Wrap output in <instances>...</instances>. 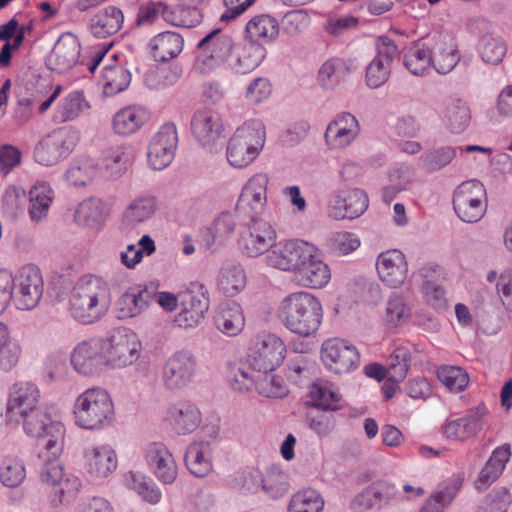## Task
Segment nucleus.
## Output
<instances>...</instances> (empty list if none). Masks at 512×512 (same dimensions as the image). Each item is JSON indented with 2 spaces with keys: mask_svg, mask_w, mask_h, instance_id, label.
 <instances>
[{
  "mask_svg": "<svg viewBox=\"0 0 512 512\" xmlns=\"http://www.w3.org/2000/svg\"><path fill=\"white\" fill-rule=\"evenodd\" d=\"M98 173V165L93 159L80 158L74 160L65 172V180L73 186H86Z\"/></svg>",
  "mask_w": 512,
  "mask_h": 512,
  "instance_id": "46",
  "label": "nucleus"
},
{
  "mask_svg": "<svg viewBox=\"0 0 512 512\" xmlns=\"http://www.w3.org/2000/svg\"><path fill=\"white\" fill-rule=\"evenodd\" d=\"M84 456L88 472L97 477H107L117 467V456L108 445L89 447Z\"/></svg>",
  "mask_w": 512,
  "mask_h": 512,
  "instance_id": "29",
  "label": "nucleus"
},
{
  "mask_svg": "<svg viewBox=\"0 0 512 512\" xmlns=\"http://www.w3.org/2000/svg\"><path fill=\"white\" fill-rule=\"evenodd\" d=\"M431 46L426 42H416L404 53V66L416 76L423 75L431 67Z\"/></svg>",
  "mask_w": 512,
  "mask_h": 512,
  "instance_id": "43",
  "label": "nucleus"
},
{
  "mask_svg": "<svg viewBox=\"0 0 512 512\" xmlns=\"http://www.w3.org/2000/svg\"><path fill=\"white\" fill-rule=\"evenodd\" d=\"M26 477L23 462L17 457H6L0 467L1 483L8 488L18 487Z\"/></svg>",
  "mask_w": 512,
  "mask_h": 512,
  "instance_id": "59",
  "label": "nucleus"
},
{
  "mask_svg": "<svg viewBox=\"0 0 512 512\" xmlns=\"http://www.w3.org/2000/svg\"><path fill=\"white\" fill-rule=\"evenodd\" d=\"M127 485L135 490L137 494L145 501L151 504H157L161 499V492L151 479L134 472H128L126 475Z\"/></svg>",
  "mask_w": 512,
  "mask_h": 512,
  "instance_id": "58",
  "label": "nucleus"
},
{
  "mask_svg": "<svg viewBox=\"0 0 512 512\" xmlns=\"http://www.w3.org/2000/svg\"><path fill=\"white\" fill-rule=\"evenodd\" d=\"M20 424L28 436L41 440V445L47 453L54 457L61 455L64 446V426L52 420L46 406L42 405L23 416Z\"/></svg>",
  "mask_w": 512,
  "mask_h": 512,
  "instance_id": "4",
  "label": "nucleus"
},
{
  "mask_svg": "<svg viewBox=\"0 0 512 512\" xmlns=\"http://www.w3.org/2000/svg\"><path fill=\"white\" fill-rule=\"evenodd\" d=\"M411 317V308L405 299L398 294L392 295L385 309L384 319L389 327L402 326Z\"/></svg>",
  "mask_w": 512,
  "mask_h": 512,
  "instance_id": "57",
  "label": "nucleus"
},
{
  "mask_svg": "<svg viewBox=\"0 0 512 512\" xmlns=\"http://www.w3.org/2000/svg\"><path fill=\"white\" fill-rule=\"evenodd\" d=\"M321 359L329 371L346 374L358 367L360 355L356 347L346 340L332 338L322 344Z\"/></svg>",
  "mask_w": 512,
  "mask_h": 512,
  "instance_id": "13",
  "label": "nucleus"
},
{
  "mask_svg": "<svg viewBox=\"0 0 512 512\" xmlns=\"http://www.w3.org/2000/svg\"><path fill=\"white\" fill-rule=\"evenodd\" d=\"M325 501L314 489H303L290 499L287 512H322Z\"/></svg>",
  "mask_w": 512,
  "mask_h": 512,
  "instance_id": "50",
  "label": "nucleus"
},
{
  "mask_svg": "<svg viewBox=\"0 0 512 512\" xmlns=\"http://www.w3.org/2000/svg\"><path fill=\"white\" fill-rule=\"evenodd\" d=\"M461 483L460 479H454L446 486L435 491L424 503L420 512H444L454 500Z\"/></svg>",
  "mask_w": 512,
  "mask_h": 512,
  "instance_id": "49",
  "label": "nucleus"
},
{
  "mask_svg": "<svg viewBox=\"0 0 512 512\" xmlns=\"http://www.w3.org/2000/svg\"><path fill=\"white\" fill-rule=\"evenodd\" d=\"M478 52L485 63L498 65L503 61L507 53V46L500 36L486 33L479 40Z\"/></svg>",
  "mask_w": 512,
  "mask_h": 512,
  "instance_id": "47",
  "label": "nucleus"
},
{
  "mask_svg": "<svg viewBox=\"0 0 512 512\" xmlns=\"http://www.w3.org/2000/svg\"><path fill=\"white\" fill-rule=\"evenodd\" d=\"M53 199L54 191L51 186L46 182H37L30 190V218L36 222L45 219Z\"/></svg>",
  "mask_w": 512,
  "mask_h": 512,
  "instance_id": "42",
  "label": "nucleus"
},
{
  "mask_svg": "<svg viewBox=\"0 0 512 512\" xmlns=\"http://www.w3.org/2000/svg\"><path fill=\"white\" fill-rule=\"evenodd\" d=\"M330 278V268L317 256V252L295 274L299 285L313 289L326 286Z\"/></svg>",
  "mask_w": 512,
  "mask_h": 512,
  "instance_id": "28",
  "label": "nucleus"
},
{
  "mask_svg": "<svg viewBox=\"0 0 512 512\" xmlns=\"http://www.w3.org/2000/svg\"><path fill=\"white\" fill-rule=\"evenodd\" d=\"M437 377L452 392L463 391L469 383L468 374L458 366L439 367Z\"/></svg>",
  "mask_w": 512,
  "mask_h": 512,
  "instance_id": "62",
  "label": "nucleus"
},
{
  "mask_svg": "<svg viewBox=\"0 0 512 512\" xmlns=\"http://www.w3.org/2000/svg\"><path fill=\"white\" fill-rule=\"evenodd\" d=\"M38 386L30 381H18L12 385L6 404L5 420L7 425H19L23 416L43 404Z\"/></svg>",
  "mask_w": 512,
  "mask_h": 512,
  "instance_id": "9",
  "label": "nucleus"
},
{
  "mask_svg": "<svg viewBox=\"0 0 512 512\" xmlns=\"http://www.w3.org/2000/svg\"><path fill=\"white\" fill-rule=\"evenodd\" d=\"M264 58V48L254 42H248L236 51V57L229 61V66L238 73L246 74L255 70Z\"/></svg>",
  "mask_w": 512,
  "mask_h": 512,
  "instance_id": "40",
  "label": "nucleus"
},
{
  "mask_svg": "<svg viewBox=\"0 0 512 512\" xmlns=\"http://www.w3.org/2000/svg\"><path fill=\"white\" fill-rule=\"evenodd\" d=\"M154 292L146 286L129 287L117 300L119 319L133 318L145 311L153 300Z\"/></svg>",
  "mask_w": 512,
  "mask_h": 512,
  "instance_id": "27",
  "label": "nucleus"
},
{
  "mask_svg": "<svg viewBox=\"0 0 512 512\" xmlns=\"http://www.w3.org/2000/svg\"><path fill=\"white\" fill-rule=\"evenodd\" d=\"M89 108L84 94L80 91L69 93L59 104L57 118L60 122H68L79 117L84 110Z\"/></svg>",
  "mask_w": 512,
  "mask_h": 512,
  "instance_id": "55",
  "label": "nucleus"
},
{
  "mask_svg": "<svg viewBox=\"0 0 512 512\" xmlns=\"http://www.w3.org/2000/svg\"><path fill=\"white\" fill-rule=\"evenodd\" d=\"M198 49H205L220 63L229 62L231 59L234 42L230 35L222 32L221 29H214L207 34L197 45Z\"/></svg>",
  "mask_w": 512,
  "mask_h": 512,
  "instance_id": "39",
  "label": "nucleus"
},
{
  "mask_svg": "<svg viewBox=\"0 0 512 512\" xmlns=\"http://www.w3.org/2000/svg\"><path fill=\"white\" fill-rule=\"evenodd\" d=\"M485 197L486 190L480 181L463 182L457 187L453 195L454 211L463 222L476 223L485 215Z\"/></svg>",
  "mask_w": 512,
  "mask_h": 512,
  "instance_id": "6",
  "label": "nucleus"
},
{
  "mask_svg": "<svg viewBox=\"0 0 512 512\" xmlns=\"http://www.w3.org/2000/svg\"><path fill=\"white\" fill-rule=\"evenodd\" d=\"M486 415L487 408L478 405L460 418L446 420L442 426L443 435L455 441H466L475 437L482 430Z\"/></svg>",
  "mask_w": 512,
  "mask_h": 512,
  "instance_id": "17",
  "label": "nucleus"
},
{
  "mask_svg": "<svg viewBox=\"0 0 512 512\" xmlns=\"http://www.w3.org/2000/svg\"><path fill=\"white\" fill-rule=\"evenodd\" d=\"M286 346L275 334L260 335L251 354V365L258 372H273L284 360Z\"/></svg>",
  "mask_w": 512,
  "mask_h": 512,
  "instance_id": "15",
  "label": "nucleus"
},
{
  "mask_svg": "<svg viewBox=\"0 0 512 512\" xmlns=\"http://www.w3.org/2000/svg\"><path fill=\"white\" fill-rule=\"evenodd\" d=\"M108 212V206L102 199L90 197L77 205L74 221L84 227L98 228L104 223Z\"/></svg>",
  "mask_w": 512,
  "mask_h": 512,
  "instance_id": "30",
  "label": "nucleus"
},
{
  "mask_svg": "<svg viewBox=\"0 0 512 512\" xmlns=\"http://www.w3.org/2000/svg\"><path fill=\"white\" fill-rule=\"evenodd\" d=\"M282 324L292 333L309 337L314 335L323 319L321 302L308 292H296L283 299L279 308Z\"/></svg>",
  "mask_w": 512,
  "mask_h": 512,
  "instance_id": "2",
  "label": "nucleus"
},
{
  "mask_svg": "<svg viewBox=\"0 0 512 512\" xmlns=\"http://www.w3.org/2000/svg\"><path fill=\"white\" fill-rule=\"evenodd\" d=\"M223 131L221 117L213 110H198L192 116V135L204 148L211 150L222 137Z\"/></svg>",
  "mask_w": 512,
  "mask_h": 512,
  "instance_id": "18",
  "label": "nucleus"
},
{
  "mask_svg": "<svg viewBox=\"0 0 512 512\" xmlns=\"http://www.w3.org/2000/svg\"><path fill=\"white\" fill-rule=\"evenodd\" d=\"M376 268L380 280L391 288L403 285L408 273L406 257L398 249L380 253L377 257Z\"/></svg>",
  "mask_w": 512,
  "mask_h": 512,
  "instance_id": "19",
  "label": "nucleus"
},
{
  "mask_svg": "<svg viewBox=\"0 0 512 512\" xmlns=\"http://www.w3.org/2000/svg\"><path fill=\"white\" fill-rule=\"evenodd\" d=\"M72 150L69 135L63 131H54L36 146L34 157L45 166H52L66 158Z\"/></svg>",
  "mask_w": 512,
  "mask_h": 512,
  "instance_id": "22",
  "label": "nucleus"
},
{
  "mask_svg": "<svg viewBox=\"0 0 512 512\" xmlns=\"http://www.w3.org/2000/svg\"><path fill=\"white\" fill-rule=\"evenodd\" d=\"M311 406L313 409L336 411L341 395L334 391L327 383H313L309 388Z\"/></svg>",
  "mask_w": 512,
  "mask_h": 512,
  "instance_id": "51",
  "label": "nucleus"
},
{
  "mask_svg": "<svg viewBox=\"0 0 512 512\" xmlns=\"http://www.w3.org/2000/svg\"><path fill=\"white\" fill-rule=\"evenodd\" d=\"M276 230L267 221L252 216L240 233V250L248 257H258L270 252L276 245Z\"/></svg>",
  "mask_w": 512,
  "mask_h": 512,
  "instance_id": "11",
  "label": "nucleus"
},
{
  "mask_svg": "<svg viewBox=\"0 0 512 512\" xmlns=\"http://www.w3.org/2000/svg\"><path fill=\"white\" fill-rule=\"evenodd\" d=\"M180 312L174 322L180 328L197 326L209 308L208 292L199 282H191L188 288L179 294Z\"/></svg>",
  "mask_w": 512,
  "mask_h": 512,
  "instance_id": "10",
  "label": "nucleus"
},
{
  "mask_svg": "<svg viewBox=\"0 0 512 512\" xmlns=\"http://www.w3.org/2000/svg\"><path fill=\"white\" fill-rule=\"evenodd\" d=\"M269 177L265 173L252 176L242 189L237 209L256 217L263 212L267 203V186Z\"/></svg>",
  "mask_w": 512,
  "mask_h": 512,
  "instance_id": "20",
  "label": "nucleus"
},
{
  "mask_svg": "<svg viewBox=\"0 0 512 512\" xmlns=\"http://www.w3.org/2000/svg\"><path fill=\"white\" fill-rule=\"evenodd\" d=\"M147 112L136 106H129L119 110L113 117V130L118 135L128 136L137 132L147 121Z\"/></svg>",
  "mask_w": 512,
  "mask_h": 512,
  "instance_id": "35",
  "label": "nucleus"
},
{
  "mask_svg": "<svg viewBox=\"0 0 512 512\" xmlns=\"http://www.w3.org/2000/svg\"><path fill=\"white\" fill-rule=\"evenodd\" d=\"M246 284L244 269L234 261L225 262L219 272L218 288L226 296H235L242 291Z\"/></svg>",
  "mask_w": 512,
  "mask_h": 512,
  "instance_id": "38",
  "label": "nucleus"
},
{
  "mask_svg": "<svg viewBox=\"0 0 512 512\" xmlns=\"http://www.w3.org/2000/svg\"><path fill=\"white\" fill-rule=\"evenodd\" d=\"M146 461L156 478L172 484L177 478V465L172 453L162 443H152L146 451Z\"/></svg>",
  "mask_w": 512,
  "mask_h": 512,
  "instance_id": "24",
  "label": "nucleus"
},
{
  "mask_svg": "<svg viewBox=\"0 0 512 512\" xmlns=\"http://www.w3.org/2000/svg\"><path fill=\"white\" fill-rule=\"evenodd\" d=\"M202 13L199 8H191L180 4L176 8H170L166 12V22L179 27H194L200 23Z\"/></svg>",
  "mask_w": 512,
  "mask_h": 512,
  "instance_id": "61",
  "label": "nucleus"
},
{
  "mask_svg": "<svg viewBox=\"0 0 512 512\" xmlns=\"http://www.w3.org/2000/svg\"><path fill=\"white\" fill-rule=\"evenodd\" d=\"M411 360L410 348L406 346L396 347L387 359L389 381H403L410 369Z\"/></svg>",
  "mask_w": 512,
  "mask_h": 512,
  "instance_id": "52",
  "label": "nucleus"
},
{
  "mask_svg": "<svg viewBox=\"0 0 512 512\" xmlns=\"http://www.w3.org/2000/svg\"><path fill=\"white\" fill-rule=\"evenodd\" d=\"M279 34V25L277 20L267 14H261L250 19L245 26V37L250 42L259 41L271 42Z\"/></svg>",
  "mask_w": 512,
  "mask_h": 512,
  "instance_id": "36",
  "label": "nucleus"
},
{
  "mask_svg": "<svg viewBox=\"0 0 512 512\" xmlns=\"http://www.w3.org/2000/svg\"><path fill=\"white\" fill-rule=\"evenodd\" d=\"M22 354L20 344L11 337L8 327L0 322V370L11 371Z\"/></svg>",
  "mask_w": 512,
  "mask_h": 512,
  "instance_id": "45",
  "label": "nucleus"
},
{
  "mask_svg": "<svg viewBox=\"0 0 512 512\" xmlns=\"http://www.w3.org/2000/svg\"><path fill=\"white\" fill-rule=\"evenodd\" d=\"M184 461L187 469L196 477H205L212 471L210 445L206 441L191 443L185 452Z\"/></svg>",
  "mask_w": 512,
  "mask_h": 512,
  "instance_id": "32",
  "label": "nucleus"
},
{
  "mask_svg": "<svg viewBox=\"0 0 512 512\" xmlns=\"http://www.w3.org/2000/svg\"><path fill=\"white\" fill-rule=\"evenodd\" d=\"M264 142L265 132L260 123L239 127L227 144L226 157L229 164L235 168L247 167L259 155Z\"/></svg>",
  "mask_w": 512,
  "mask_h": 512,
  "instance_id": "5",
  "label": "nucleus"
},
{
  "mask_svg": "<svg viewBox=\"0 0 512 512\" xmlns=\"http://www.w3.org/2000/svg\"><path fill=\"white\" fill-rule=\"evenodd\" d=\"M359 132L360 126L356 117L343 112L328 124L324 137L331 148L339 149L348 146Z\"/></svg>",
  "mask_w": 512,
  "mask_h": 512,
  "instance_id": "23",
  "label": "nucleus"
},
{
  "mask_svg": "<svg viewBox=\"0 0 512 512\" xmlns=\"http://www.w3.org/2000/svg\"><path fill=\"white\" fill-rule=\"evenodd\" d=\"M123 22V12L115 6H108L92 17L90 30L95 37L106 38L117 33Z\"/></svg>",
  "mask_w": 512,
  "mask_h": 512,
  "instance_id": "31",
  "label": "nucleus"
},
{
  "mask_svg": "<svg viewBox=\"0 0 512 512\" xmlns=\"http://www.w3.org/2000/svg\"><path fill=\"white\" fill-rule=\"evenodd\" d=\"M177 143L176 126L173 123H166L161 126L148 145L149 166L154 170H162L168 167L174 159Z\"/></svg>",
  "mask_w": 512,
  "mask_h": 512,
  "instance_id": "14",
  "label": "nucleus"
},
{
  "mask_svg": "<svg viewBox=\"0 0 512 512\" xmlns=\"http://www.w3.org/2000/svg\"><path fill=\"white\" fill-rule=\"evenodd\" d=\"M431 46V66L438 74L450 73L460 61L457 45L449 35L433 37Z\"/></svg>",
  "mask_w": 512,
  "mask_h": 512,
  "instance_id": "26",
  "label": "nucleus"
},
{
  "mask_svg": "<svg viewBox=\"0 0 512 512\" xmlns=\"http://www.w3.org/2000/svg\"><path fill=\"white\" fill-rule=\"evenodd\" d=\"M184 40L176 32L166 31L150 41L151 53L155 61L166 62L177 57L183 49Z\"/></svg>",
  "mask_w": 512,
  "mask_h": 512,
  "instance_id": "33",
  "label": "nucleus"
},
{
  "mask_svg": "<svg viewBox=\"0 0 512 512\" xmlns=\"http://www.w3.org/2000/svg\"><path fill=\"white\" fill-rule=\"evenodd\" d=\"M112 303L110 285L101 277L85 275L77 280L69 298L73 318L83 324L102 319Z\"/></svg>",
  "mask_w": 512,
  "mask_h": 512,
  "instance_id": "1",
  "label": "nucleus"
},
{
  "mask_svg": "<svg viewBox=\"0 0 512 512\" xmlns=\"http://www.w3.org/2000/svg\"><path fill=\"white\" fill-rule=\"evenodd\" d=\"M197 371V360L192 352L181 350L174 353L165 362L161 381L168 390H180L192 382Z\"/></svg>",
  "mask_w": 512,
  "mask_h": 512,
  "instance_id": "12",
  "label": "nucleus"
},
{
  "mask_svg": "<svg viewBox=\"0 0 512 512\" xmlns=\"http://www.w3.org/2000/svg\"><path fill=\"white\" fill-rule=\"evenodd\" d=\"M217 329L227 336L238 335L244 327L245 319L239 304L231 302L222 306L214 317Z\"/></svg>",
  "mask_w": 512,
  "mask_h": 512,
  "instance_id": "37",
  "label": "nucleus"
},
{
  "mask_svg": "<svg viewBox=\"0 0 512 512\" xmlns=\"http://www.w3.org/2000/svg\"><path fill=\"white\" fill-rule=\"evenodd\" d=\"M445 118L452 132L461 133L470 124L471 111L466 102L455 99L447 106Z\"/></svg>",
  "mask_w": 512,
  "mask_h": 512,
  "instance_id": "56",
  "label": "nucleus"
},
{
  "mask_svg": "<svg viewBox=\"0 0 512 512\" xmlns=\"http://www.w3.org/2000/svg\"><path fill=\"white\" fill-rule=\"evenodd\" d=\"M100 340L107 366L122 368L139 358L141 344L136 335L125 328L116 329L108 338Z\"/></svg>",
  "mask_w": 512,
  "mask_h": 512,
  "instance_id": "7",
  "label": "nucleus"
},
{
  "mask_svg": "<svg viewBox=\"0 0 512 512\" xmlns=\"http://www.w3.org/2000/svg\"><path fill=\"white\" fill-rule=\"evenodd\" d=\"M262 491L272 499L285 496L289 491L288 475L279 467L272 466L263 474Z\"/></svg>",
  "mask_w": 512,
  "mask_h": 512,
  "instance_id": "54",
  "label": "nucleus"
},
{
  "mask_svg": "<svg viewBox=\"0 0 512 512\" xmlns=\"http://www.w3.org/2000/svg\"><path fill=\"white\" fill-rule=\"evenodd\" d=\"M104 80V93L115 95L124 91L131 82L130 72L122 66L106 65L102 71Z\"/></svg>",
  "mask_w": 512,
  "mask_h": 512,
  "instance_id": "53",
  "label": "nucleus"
},
{
  "mask_svg": "<svg viewBox=\"0 0 512 512\" xmlns=\"http://www.w3.org/2000/svg\"><path fill=\"white\" fill-rule=\"evenodd\" d=\"M330 410L312 409L306 415L308 427L319 437L329 435L336 425V419Z\"/></svg>",
  "mask_w": 512,
  "mask_h": 512,
  "instance_id": "63",
  "label": "nucleus"
},
{
  "mask_svg": "<svg viewBox=\"0 0 512 512\" xmlns=\"http://www.w3.org/2000/svg\"><path fill=\"white\" fill-rule=\"evenodd\" d=\"M43 296V279L34 266H25L19 272L17 305L21 310H32Z\"/></svg>",
  "mask_w": 512,
  "mask_h": 512,
  "instance_id": "21",
  "label": "nucleus"
},
{
  "mask_svg": "<svg viewBox=\"0 0 512 512\" xmlns=\"http://www.w3.org/2000/svg\"><path fill=\"white\" fill-rule=\"evenodd\" d=\"M102 340L91 339L78 344L72 355L71 364L75 371L85 376L100 373L107 366Z\"/></svg>",
  "mask_w": 512,
  "mask_h": 512,
  "instance_id": "16",
  "label": "nucleus"
},
{
  "mask_svg": "<svg viewBox=\"0 0 512 512\" xmlns=\"http://www.w3.org/2000/svg\"><path fill=\"white\" fill-rule=\"evenodd\" d=\"M157 208L154 197H141L133 200L123 213V221L128 226H136L151 218Z\"/></svg>",
  "mask_w": 512,
  "mask_h": 512,
  "instance_id": "48",
  "label": "nucleus"
},
{
  "mask_svg": "<svg viewBox=\"0 0 512 512\" xmlns=\"http://www.w3.org/2000/svg\"><path fill=\"white\" fill-rule=\"evenodd\" d=\"M456 156V148L443 146L428 151L420 157L421 166L427 172H435L446 167Z\"/></svg>",
  "mask_w": 512,
  "mask_h": 512,
  "instance_id": "60",
  "label": "nucleus"
},
{
  "mask_svg": "<svg viewBox=\"0 0 512 512\" xmlns=\"http://www.w3.org/2000/svg\"><path fill=\"white\" fill-rule=\"evenodd\" d=\"M168 414L174 430L180 435L192 433L201 423V413L199 409L190 403L174 405L169 409Z\"/></svg>",
  "mask_w": 512,
  "mask_h": 512,
  "instance_id": "34",
  "label": "nucleus"
},
{
  "mask_svg": "<svg viewBox=\"0 0 512 512\" xmlns=\"http://www.w3.org/2000/svg\"><path fill=\"white\" fill-rule=\"evenodd\" d=\"M135 152L132 146L120 144L111 146L104 152L103 163L111 176L118 177L132 164Z\"/></svg>",
  "mask_w": 512,
  "mask_h": 512,
  "instance_id": "41",
  "label": "nucleus"
},
{
  "mask_svg": "<svg viewBox=\"0 0 512 512\" xmlns=\"http://www.w3.org/2000/svg\"><path fill=\"white\" fill-rule=\"evenodd\" d=\"M344 62L337 58L327 60L318 71V82L324 89H334L343 79Z\"/></svg>",
  "mask_w": 512,
  "mask_h": 512,
  "instance_id": "64",
  "label": "nucleus"
},
{
  "mask_svg": "<svg viewBox=\"0 0 512 512\" xmlns=\"http://www.w3.org/2000/svg\"><path fill=\"white\" fill-rule=\"evenodd\" d=\"M80 43L72 34L60 36L48 57V66L58 73L69 71L78 61Z\"/></svg>",
  "mask_w": 512,
  "mask_h": 512,
  "instance_id": "25",
  "label": "nucleus"
},
{
  "mask_svg": "<svg viewBox=\"0 0 512 512\" xmlns=\"http://www.w3.org/2000/svg\"><path fill=\"white\" fill-rule=\"evenodd\" d=\"M316 252V247L306 241L288 240L275 245L266 259L271 267L296 274Z\"/></svg>",
  "mask_w": 512,
  "mask_h": 512,
  "instance_id": "8",
  "label": "nucleus"
},
{
  "mask_svg": "<svg viewBox=\"0 0 512 512\" xmlns=\"http://www.w3.org/2000/svg\"><path fill=\"white\" fill-rule=\"evenodd\" d=\"M257 379L258 371L252 367L251 362L248 365L244 363L229 365L227 380L234 391L244 393L256 388Z\"/></svg>",
  "mask_w": 512,
  "mask_h": 512,
  "instance_id": "44",
  "label": "nucleus"
},
{
  "mask_svg": "<svg viewBox=\"0 0 512 512\" xmlns=\"http://www.w3.org/2000/svg\"><path fill=\"white\" fill-rule=\"evenodd\" d=\"M113 414L112 400L101 388L87 389L77 397L74 404L76 424L84 429L94 430L108 425Z\"/></svg>",
  "mask_w": 512,
  "mask_h": 512,
  "instance_id": "3",
  "label": "nucleus"
}]
</instances>
